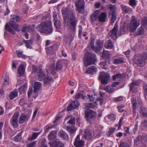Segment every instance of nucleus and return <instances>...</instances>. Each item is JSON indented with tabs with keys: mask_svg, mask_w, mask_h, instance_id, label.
<instances>
[{
	"mask_svg": "<svg viewBox=\"0 0 147 147\" xmlns=\"http://www.w3.org/2000/svg\"><path fill=\"white\" fill-rule=\"evenodd\" d=\"M62 13L63 15L64 22L66 23L67 20V25L68 28L71 31L74 32L75 30L77 25V19L74 13L69 11L68 8L63 7L62 10Z\"/></svg>",
	"mask_w": 147,
	"mask_h": 147,
	"instance_id": "1",
	"label": "nucleus"
},
{
	"mask_svg": "<svg viewBox=\"0 0 147 147\" xmlns=\"http://www.w3.org/2000/svg\"><path fill=\"white\" fill-rule=\"evenodd\" d=\"M40 32L48 35L51 34L53 30L51 22L47 21L41 23L37 28Z\"/></svg>",
	"mask_w": 147,
	"mask_h": 147,
	"instance_id": "2",
	"label": "nucleus"
},
{
	"mask_svg": "<svg viewBox=\"0 0 147 147\" xmlns=\"http://www.w3.org/2000/svg\"><path fill=\"white\" fill-rule=\"evenodd\" d=\"M140 24L139 21L134 16H132L129 24V28L131 32H134Z\"/></svg>",
	"mask_w": 147,
	"mask_h": 147,
	"instance_id": "3",
	"label": "nucleus"
},
{
	"mask_svg": "<svg viewBox=\"0 0 147 147\" xmlns=\"http://www.w3.org/2000/svg\"><path fill=\"white\" fill-rule=\"evenodd\" d=\"M85 116L87 121L91 123L96 118V113L94 111L90 110L85 112Z\"/></svg>",
	"mask_w": 147,
	"mask_h": 147,
	"instance_id": "4",
	"label": "nucleus"
},
{
	"mask_svg": "<svg viewBox=\"0 0 147 147\" xmlns=\"http://www.w3.org/2000/svg\"><path fill=\"white\" fill-rule=\"evenodd\" d=\"M97 60L95 56H84L83 61L85 67L94 64Z\"/></svg>",
	"mask_w": 147,
	"mask_h": 147,
	"instance_id": "5",
	"label": "nucleus"
},
{
	"mask_svg": "<svg viewBox=\"0 0 147 147\" xmlns=\"http://www.w3.org/2000/svg\"><path fill=\"white\" fill-rule=\"evenodd\" d=\"M109 76L108 73L102 72L100 74L98 79L102 84H107L109 80Z\"/></svg>",
	"mask_w": 147,
	"mask_h": 147,
	"instance_id": "6",
	"label": "nucleus"
},
{
	"mask_svg": "<svg viewBox=\"0 0 147 147\" xmlns=\"http://www.w3.org/2000/svg\"><path fill=\"white\" fill-rule=\"evenodd\" d=\"M84 5L85 2L83 0H79L76 1L75 5L79 13H83Z\"/></svg>",
	"mask_w": 147,
	"mask_h": 147,
	"instance_id": "7",
	"label": "nucleus"
},
{
	"mask_svg": "<svg viewBox=\"0 0 147 147\" xmlns=\"http://www.w3.org/2000/svg\"><path fill=\"white\" fill-rule=\"evenodd\" d=\"M19 115L18 112H16L12 116L10 121V123L14 127L16 128L18 127V118Z\"/></svg>",
	"mask_w": 147,
	"mask_h": 147,
	"instance_id": "8",
	"label": "nucleus"
},
{
	"mask_svg": "<svg viewBox=\"0 0 147 147\" xmlns=\"http://www.w3.org/2000/svg\"><path fill=\"white\" fill-rule=\"evenodd\" d=\"M118 25L115 23L114 26L111 32L109 33V36L113 40H115L117 38V32L118 30Z\"/></svg>",
	"mask_w": 147,
	"mask_h": 147,
	"instance_id": "9",
	"label": "nucleus"
},
{
	"mask_svg": "<svg viewBox=\"0 0 147 147\" xmlns=\"http://www.w3.org/2000/svg\"><path fill=\"white\" fill-rule=\"evenodd\" d=\"M80 135H78L75 138L74 144L76 147H82L84 145V141L82 140H80Z\"/></svg>",
	"mask_w": 147,
	"mask_h": 147,
	"instance_id": "10",
	"label": "nucleus"
},
{
	"mask_svg": "<svg viewBox=\"0 0 147 147\" xmlns=\"http://www.w3.org/2000/svg\"><path fill=\"white\" fill-rule=\"evenodd\" d=\"M80 105V103L77 100L72 101L67 107V110L69 111L74 109L75 108L78 107Z\"/></svg>",
	"mask_w": 147,
	"mask_h": 147,
	"instance_id": "11",
	"label": "nucleus"
},
{
	"mask_svg": "<svg viewBox=\"0 0 147 147\" xmlns=\"http://www.w3.org/2000/svg\"><path fill=\"white\" fill-rule=\"evenodd\" d=\"M48 71H46L47 74V75L45 77H44L42 80L43 81L44 84L46 86L51 84L53 81L52 77L48 75Z\"/></svg>",
	"mask_w": 147,
	"mask_h": 147,
	"instance_id": "12",
	"label": "nucleus"
},
{
	"mask_svg": "<svg viewBox=\"0 0 147 147\" xmlns=\"http://www.w3.org/2000/svg\"><path fill=\"white\" fill-rule=\"evenodd\" d=\"M93 131L92 130L88 129H86L84 131V136L86 139L89 140L92 137V133Z\"/></svg>",
	"mask_w": 147,
	"mask_h": 147,
	"instance_id": "13",
	"label": "nucleus"
},
{
	"mask_svg": "<svg viewBox=\"0 0 147 147\" xmlns=\"http://www.w3.org/2000/svg\"><path fill=\"white\" fill-rule=\"evenodd\" d=\"M100 13V10H96L90 16V20L92 22L95 21L98 19V16Z\"/></svg>",
	"mask_w": 147,
	"mask_h": 147,
	"instance_id": "14",
	"label": "nucleus"
},
{
	"mask_svg": "<svg viewBox=\"0 0 147 147\" xmlns=\"http://www.w3.org/2000/svg\"><path fill=\"white\" fill-rule=\"evenodd\" d=\"M29 118V116L28 115L24 114H21L19 119L20 123L21 124L27 121Z\"/></svg>",
	"mask_w": 147,
	"mask_h": 147,
	"instance_id": "15",
	"label": "nucleus"
},
{
	"mask_svg": "<svg viewBox=\"0 0 147 147\" xmlns=\"http://www.w3.org/2000/svg\"><path fill=\"white\" fill-rule=\"evenodd\" d=\"M145 141V138L143 136H139L134 140L135 144L138 145L143 143Z\"/></svg>",
	"mask_w": 147,
	"mask_h": 147,
	"instance_id": "16",
	"label": "nucleus"
},
{
	"mask_svg": "<svg viewBox=\"0 0 147 147\" xmlns=\"http://www.w3.org/2000/svg\"><path fill=\"white\" fill-rule=\"evenodd\" d=\"M107 16V14L105 12H102L98 16V20L100 22H104L106 21V19Z\"/></svg>",
	"mask_w": 147,
	"mask_h": 147,
	"instance_id": "17",
	"label": "nucleus"
},
{
	"mask_svg": "<svg viewBox=\"0 0 147 147\" xmlns=\"http://www.w3.org/2000/svg\"><path fill=\"white\" fill-rule=\"evenodd\" d=\"M97 71V68L95 66H91L87 69L85 73L93 74L95 73Z\"/></svg>",
	"mask_w": 147,
	"mask_h": 147,
	"instance_id": "18",
	"label": "nucleus"
},
{
	"mask_svg": "<svg viewBox=\"0 0 147 147\" xmlns=\"http://www.w3.org/2000/svg\"><path fill=\"white\" fill-rule=\"evenodd\" d=\"M58 135L64 140H67L69 138L67 134L63 130H61L59 132Z\"/></svg>",
	"mask_w": 147,
	"mask_h": 147,
	"instance_id": "19",
	"label": "nucleus"
},
{
	"mask_svg": "<svg viewBox=\"0 0 147 147\" xmlns=\"http://www.w3.org/2000/svg\"><path fill=\"white\" fill-rule=\"evenodd\" d=\"M37 75L38 76V80L42 81L43 79L46 76V74L43 72L42 70L40 69L37 72Z\"/></svg>",
	"mask_w": 147,
	"mask_h": 147,
	"instance_id": "20",
	"label": "nucleus"
},
{
	"mask_svg": "<svg viewBox=\"0 0 147 147\" xmlns=\"http://www.w3.org/2000/svg\"><path fill=\"white\" fill-rule=\"evenodd\" d=\"M121 7L123 11L125 13H132L131 9L128 6L122 5Z\"/></svg>",
	"mask_w": 147,
	"mask_h": 147,
	"instance_id": "21",
	"label": "nucleus"
},
{
	"mask_svg": "<svg viewBox=\"0 0 147 147\" xmlns=\"http://www.w3.org/2000/svg\"><path fill=\"white\" fill-rule=\"evenodd\" d=\"M47 69H49L51 72L52 74L55 75V71H57L56 67H55V64H52L49 67L47 66Z\"/></svg>",
	"mask_w": 147,
	"mask_h": 147,
	"instance_id": "22",
	"label": "nucleus"
},
{
	"mask_svg": "<svg viewBox=\"0 0 147 147\" xmlns=\"http://www.w3.org/2000/svg\"><path fill=\"white\" fill-rule=\"evenodd\" d=\"M33 39L32 38L31 39L29 40H23V42L26 43V47L27 48L30 49L32 48V47L31 46V45L33 44Z\"/></svg>",
	"mask_w": 147,
	"mask_h": 147,
	"instance_id": "23",
	"label": "nucleus"
},
{
	"mask_svg": "<svg viewBox=\"0 0 147 147\" xmlns=\"http://www.w3.org/2000/svg\"><path fill=\"white\" fill-rule=\"evenodd\" d=\"M42 86V84L39 82H36L34 83V92H36L38 90L40 89Z\"/></svg>",
	"mask_w": 147,
	"mask_h": 147,
	"instance_id": "24",
	"label": "nucleus"
},
{
	"mask_svg": "<svg viewBox=\"0 0 147 147\" xmlns=\"http://www.w3.org/2000/svg\"><path fill=\"white\" fill-rule=\"evenodd\" d=\"M53 145L55 147H64V144L59 140L57 139L53 143Z\"/></svg>",
	"mask_w": 147,
	"mask_h": 147,
	"instance_id": "25",
	"label": "nucleus"
},
{
	"mask_svg": "<svg viewBox=\"0 0 147 147\" xmlns=\"http://www.w3.org/2000/svg\"><path fill=\"white\" fill-rule=\"evenodd\" d=\"M137 61V63H139L141 65H144L146 63H147V56H144L142 60L139 59Z\"/></svg>",
	"mask_w": 147,
	"mask_h": 147,
	"instance_id": "26",
	"label": "nucleus"
},
{
	"mask_svg": "<svg viewBox=\"0 0 147 147\" xmlns=\"http://www.w3.org/2000/svg\"><path fill=\"white\" fill-rule=\"evenodd\" d=\"M107 92L111 94L115 90V88H113L109 85H107L106 86L104 89Z\"/></svg>",
	"mask_w": 147,
	"mask_h": 147,
	"instance_id": "27",
	"label": "nucleus"
},
{
	"mask_svg": "<svg viewBox=\"0 0 147 147\" xmlns=\"http://www.w3.org/2000/svg\"><path fill=\"white\" fill-rule=\"evenodd\" d=\"M111 60V57L110 56H101L100 60L102 62H108L109 63Z\"/></svg>",
	"mask_w": 147,
	"mask_h": 147,
	"instance_id": "28",
	"label": "nucleus"
},
{
	"mask_svg": "<svg viewBox=\"0 0 147 147\" xmlns=\"http://www.w3.org/2000/svg\"><path fill=\"white\" fill-rule=\"evenodd\" d=\"M24 67L23 65H20L18 70V72L20 75V76H21L24 74Z\"/></svg>",
	"mask_w": 147,
	"mask_h": 147,
	"instance_id": "29",
	"label": "nucleus"
},
{
	"mask_svg": "<svg viewBox=\"0 0 147 147\" xmlns=\"http://www.w3.org/2000/svg\"><path fill=\"white\" fill-rule=\"evenodd\" d=\"M9 23L10 25L15 30L18 31L20 30V28H19V26L18 24L11 22H10Z\"/></svg>",
	"mask_w": 147,
	"mask_h": 147,
	"instance_id": "30",
	"label": "nucleus"
},
{
	"mask_svg": "<svg viewBox=\"0 0 147 147\" xmlns=\"http://www.w3.org/2000/svg\"><path fill=\"white\" fill-rule=\"evenodd\" d=\"M48 138L50 140H54L56 138V133L55 131L51 132L48 136Z\"/></svg>",
	"mask_w": 147,
	"mask_h": 147,
	"instance_id": "31",
	"label": "nucleus"
},
{
	"mask_svg": "<svg viewBox=\"0 0 147 147\" xmlns=\"http://www.w3.org/2000/svg\"><path fill=\"white\" fill-rule=\"evenodd\" d=\"M140 113L143 116L147 117V109H146L144 107H141Z\"/></svg>",
	"mask_w": 147,
	"mask_h": 147,
	"instance_id": "32",
	"label": "nucleus"
},
{
	"mask_svg": "<svg viewBox=\"0 0 147 147\" xmlns=\"http://www.w3.org/2000/svg\"><path fill=\"white\" fill-rule=\"evenodd\" d=\"M18 92L16 90H13L10 94L9 98L10 99L12 100L16 97L18 96Z\"/></svg>",
	"mask_w": 147,
	"mask_h": 147,
	"instance_id": "33",
	"label": "nucleus"
},
{
	"mask_svg": "<svg viewBox=\"0 0 147 147\" xmlns=\"http://www.w3.org/2000/svg\"><path fill=\"white\" fill-rule=\"evenodd\" d=\"M40 133L41 132L33 133L32 137L29 138V140L31 141L37 138V136L40 134Z\"/></svg>",
	"mask_w": 147,
	"mask_h": 147,
	"instance_id": "34",
	"label": "nucleus"
},
{
	"mask_svg": "<svg viewBox=\"0 0 147 147\" xmlns=\"http://www.w3.org/2000/svg\"><path fill=\"white\" fill-rule=\"evenodd\" d=\"M5 28L13 34H15L13 29L9 25L8 23H6L5 26Z\"/></svg>",
	"mask_w": 147,
	"mask_h": 147,
	"instance_id": "35",
	"label": "nucleus"
},
{
	"mask_svg": "<svg viewBox=\"0 0 147 147\" xmlns=\"http://www.w3.org/2000/svg\"><path fill=\"white\" fill-rule=\"evenodd\" d=\"M62 62L61 61H58L56 63V68L57 70L61 69L62 68Z\"/></svg>",
	"mask_w": 147,
	"mask_h": 147,
	"instance_id": "36",
	"label": "nucleus"
},
{
	"mask_svg": "<svg viewBox=\"0 0 147 147\" xmlns=\"http://www.w3.org/2000/svg\"><path fill=\"white\" fill-rule=\"evenodd\" d=\"M132 103L133 105V109L134 110H135L136 109V97H134V95H132L131 98Z\"/></svg>",
	"mask_w": 147,
	"mask_h": 147,
	"instance_id": "37",
	"label": "nucleus"
},
{
	"mask_svg": "<svg viewBox=\"0 0 147 147\" xmlns=\"http://www.w3.org/2000/svg\"><path fill=\"white\" fill-rule=\"evenodd\" d=\"M144 30L143 27H140L136 33L137 36H139L143 34L144 32Z\"/></svg>",
	"mask_w": 147,
	"mask_h": 147,
	"instance_id": "38",
	"label": "nucleus"
},
{
	"mask_svg": "<svg viewBox=\"0 0 147 147\" xmlns=\"http://www.w3.org/2000/svg\"><path fill=\"white\" fill-rule=\"evenodd\" d=\"M105 44H106L107 47L108 49H112L113 46V42L110 39L107 41Z\"/></svg>",
	"mask_w": 147,
	"mask_h": 147,
	"instance_id": "39",
	"label": "nucleus"
},
{
	"mask_svg": "<svg viewBox=\"0 0 147 147\" xmlns=\"http://www.w3.org/2000/svg\"><path fill=\"white\" fill-rule=\"evenodd\" d=\"M96 105V102H95L94 103H86L85 106L87 108L93 109L95 107Z\"/></svg>",
	"mask_w": 147,
	"mask_h": 147,
	"instance_id": "40",
	"label": "nucleus"
},
{
	"mask_svg": "<svg viewBox=\"0 0 147 147\" xmlns=\"http://www.w3.org/2000/svg\"><path fill=\"white\" fill-rule=\"evenodd\" d=\"M124 62L123 59L122 58H119L114 60L113 63L115 64H118Z\"/></svg>",
	"mask_w": 147,
	"mask_h": 147,
	"instance_id": "41",
	"label": "nucleus"
},
{
	"mask_svg": "<svg viewBox=\"0 0 147 147\" xmlns=\"http://www.w3.org/2000/svg\"><path fill=\"white\" fill-rule=\"evenodd\" d=\"M138 85V83L136 82L133 81L130 86V91H131L134 88H136V86Z\"/></svg>",
	"mask_w": 147,
	"mask_h": 147,
	"instance_id": "42",
	"label": "nucleus"
},
{
	"mask_svg": "<svg viewBox=\"0 0 147 147\" xmlns=\"http://www.w3.org/2000/svg\"><path fill=\"white\" fill-rule=\"evenodd\" d=\"M110 14L111 16V22L113 23L117 18V15L115 12L111 13Z\"/></svg>",
	"mask_w": 147,
	"mask_h": 147,
	"instance_id": "43",
	"label": "nucleus"
},
{
	"mask_svg": "<svg viewBox=\"0 0 147 147\" xmlns=\"http://www.w3.org/2000/svg\"><path fill=\"white\" fill-rule=\"evenodd\" d=\"M75 119L74 117H71L69 120L67 122V123L72 125L74 126L75 125Z\"/></svg>",
	"mask_w": 147,
	"mask_h": 147,
	"instance_id": "44",
	"label": "nucleus"
},
{
	"mask_svg": "<svg viewBox=\"0 0 147 147\" xmlns=\"http://www.w3.org/2000/svg\"><path fill=\"white\" fill-rule=\"evenodd\" d=\"M27 85L26 84H24L23 86L19 88V90L20 93H22L24 92L27 88Z\"/></svg>",
	"mask_w": 147,
	"mask_h": 147,
	"instance_id": "45",
	"label": "nucleus"
},
{
	"mask_svg": "<svg viewBox=\"0 0 147 147\" xmlns=\"http://www.w3.org/2000/svg\"><path fill=\"white\" fill-rule=\"evenodd\" d=\"M21 133H20L14 138V139L16 141L20 142L21 140Z\"/></svg>",
	"mask_w": 147,
	"mask_h": 147,
	"instance_id": "46",
	"label": "nucleus"
},
{
	"mask_svg": "<svg viewBox=\"0 0 147 147\" xmlns=\"http://www.w3.org/2000/svg\"><path fill=\"white\" fill-rule=\"evenodd\" d=\"M122 76L120 74H117L113 76V80H115L116 79H120L122 78Z\"/></svg>",
	"mask_w": 147,
	"mask_h": 147,
	"instance_id": "47",
	"label": "nucleus"
},
{
	"mask_svg": "<svg viewBox=\"0 0 147 147\" xmlns=\"http://www.w3.org/2000/svg\"><path fill=\"white\" fill-rule=\"evenodd\" d=\"M54 25L56 28H59L60 26V23L59 21L57 20L54 21Z\"/></svg>",
	"mask_w": 147,
	"mask_h": 147,
	"instance_id": "48",
	"label": "nucleus"
},
{
	"mask_svg": "<svg viewBox=\"0 0 147 147\" xmlns=\"http://www.w3.org/2000/svg\"><path fill=\"white\" fill-rule=\"evenodd\" d=\"M11 17L13 18H15V22H19L20 19V17L18 16L12 15H11Z\"/></svg>",
	"mask_w": 147,
	"mask_h": 147,
	"instance_id": "49",
	"label": "nucleus"
},
{
	"mask_svg": "<svg viewBox=\"0 0 147 147\" xmlns=\"http://www.w3.org/2000/svg\"><path fill=\"white\" fill-rule=\"evenodd\" d=\"M96 44L97 46L102 49L103 47V42L100 41H98Z\"/></svg>",
	"mask_w": 147,
	"mask_h": 147,
	"instance_id": "50",
	"label": "nucleus"
},
{
	"mask_svg": "<svg viewBox=\"0 0 147 147\" xmlns=\"http://www.w3.org/2000/svg\"><path fill=\"white\" fill-rule=\"evenodd\" d=\"M109 9L111 13L115 12L116 10L115 6L111 4L109 5Z\"/></svg>",
	"mask_w": 147,
	"mask_h": 147,
	"instance_id": "51",
	"label": "nucleus"
},
{
	"mask_svg": "<svg viewBox=\"0 0 147 147\" xmlns=\"http://www.w3.org/2000/svg\"><path fill=\"white\" fill-rule=\"evenodd\" d=\"M76 98H79L80 97H82V98H84V96L83 94L81 93H78L75 96Z\"/></svg>",
	"mask_w": 147,
	"mask_h": 147,
	"instance_id": "52",
	"label": "nucleus"
},
{
	"mask_svg": "<svg viewBox=\"0 0 147 147\" xmlns=\"http://www.w3.org/2000/svg\"><path fill=\"white\" fill-rule=\"evenodd\" d=\"M94 40L92 39L89 42V46L91 47V49H94Z\"/></svg>",
	"mask_w": 147,
	"mask_h": 147,
	"instance_id": "53",
	"label": "nucleus"
},
{
	"mask_svg": "<svg viewBox=\"0 0 147 147\" xmlns=\"http://www.w3.org/2000/svg\"><path fill=\"white\" fill-rule=\"evenodd\" d=\"M119 147H129V145L126 142H121L120 143Z\"/></svg>",
	"mask_w": 147,
	"mask_h": 147,
	"instance_id": "54",
	"label": "nucleus"
},
{
	"mask_svg": "<svg viewBox=\"0 0 147 147\" xmlns=\"http://www.w3.org/2000/svg\"><path fill=\"white\" fill-rule=\"evenodd\" d=\"M66 128L67 130L69 132L71 133H73L75 131V130L71 127H70L68 126H66Z\"/></svg>",
	"mask_w": 147,
	"mask_h": 147,
	"instance_id": "55",
	"label": "nucleus"
},
{
	"mask_svg": "<svg viewBox=\"0 0 147 147\" xmlns=\"http://www.w3.org/2000/svg\"><path fill=\"white\" fill-rule=\"evenodd\" d=\"M143 88L144 95L146 96L147 95V84H144Z\"/></svg>",
	"mask_w": 147,
	"mask_h": 147,
	"instance_id": "56",
	"label": "nucleus"
},
{
	"mask_svg": "<svg viewBox=\"0 0 147 147\" xmlns=\"http://www.w3.org/2000/svg\"><path fill=\"white\" fill-rule=\"evenodd\" d=\"M50 48L52 50L55 51L57 50L58 49V47L55 44L50 46Z\"/></svg>",
	"mask_w": 147,
	"mask_h": 147,
	"instance_id": "57",
	"label": "nucleus"
},
{
	"mask_svg": "<svg viewBox=\"0 0 147 147\" xmlns=\"http://www.w3.org/2000/svg\"><path fill=\"white\" fill-rule=\"evenodd\" d=\"M92 49L96 53L98 52L101 50V49L97 46L96 47H94V49Z\"/></svg>",
	"mask_w": 147,
	"mask_h": 147,
	"instance_id": "58",
	"label": "nucleus"
},
{
	"mask_svg": "<svg viewBox=\"0 0 147 147\" xmlns=\"http://www.w3.org/2000/svg\"><path fill=\"white\" fill-rule=\"evenodd\" d=\"M33 90L32 88H29L28 91V98H29L31 96Z\"/></svg>",
	"mask_w": 147,
	"mask_h": 147,
	"instance_id": "59",
	"label": "nucleus"
},
{
	"mask_svg": "<svg viewBox=\"0 0 147 147\" xmlns=\"http://www.w3.org/2000/svg\"><path fill=\"white\" fill-rule=\"evenodd\" d=\"M108 118L112 120L115 119L114 115L113 114H111L108 115Z\"/></svg>",
	"mask_w": 147,
	"mask_h": 147,
	"instance_id": "60",
	"label": "nucleus"
},
{
	"mask_svg": "<svg viewBox=\"0 0 147 147\" xmlns=\"http://www.w3.org/2000/svg\"><path fill=\"white\" fill-rule=\"evenodd\" d=\"M113 100L115 101L119 102L123 100V98L119 96L117 98H114Z\"/></svg>",
	"mask_w": 147,
	"mask_h": 147,
	"instance_id": "61",
	"label": "nucleus"
},
{
	"mask_svg": "<svg viewBox=\"0 0 147 147\" xmlns=\"http://www.w3.org/2000/svg\"><path fill=\"white\" fill-rule=\"evenodd\" d=\"M36 141H33L30 143L28 144L27 145V147H34V146L35 144Z\"/></svg>",
	"mask_w": 147,
	"mask_h": 147,
	"instance_id": "62",
	"label": "nucleus"
},
{
	"mask_svg": "<svg viewBox=\"0 0 147 147\" xmlns=\"http://www.w3.org/2000/svg\"><path fill=\"white\" fill-rule=\"evenodd\" d=\"M124 106L122 105L118 106L117 107L119 111L120 112H122L124 111V110L122 108L124 107Z\"/></svg>",
	"mask_w": 147,
	"mask_h": 147,
	"instance_id": "63",
	"label": "nucleus"
},
{
	"mask_svg": "<svg viewBox=\"0 0 147 147\" xmlns=\"http://www.w3.org/2000/svg\"><path fill=\"white\" fill-rule=\"evenodd\" d=\"M83 28L82 26L80 27L78 30V36L80 38L81 37V35L82 31Z\"/></svg>",
	"mask_w": 147,
	"mask_h": 147,
	"instance_id": "64",
	"label": "nucleus"
}]
</instances>
